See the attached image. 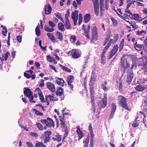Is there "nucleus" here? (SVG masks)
Instances as JSON below:
<instances>
[{"mask_svg":"<svg viewBox=\"0 0 147 147\" xmlns=\"http://www.w3.org/2000/svg\"><path fill=\"white\" fill-rule=\"evenodd\" d=\"M130 58L127 55H123L121 58V68L122 69L125 71V69L129 66L128 62Z\"/></svg>","mask_w":147,"mask_h":147,"instance_id":"nucleus-1","label":"nucleus"},{"mask_svg":"<svg viewBox=\"0 0 147 147\" xmlns=\"http://www.w3.org/2000/svg\"><path fill=\"white\" fill-rule=\"evenodd\" d=\"M118 100L119 101V104H121L123 107L128 111L131 110V107L127 106L126 104V99L125 97L122 96H119Z\"/></svg>","mask_w":147,"mask_h":147,"instance_id":"nucleus-2","label":"nucleus"},{"mask_svg":"<svg viewBox=\"0 0 147 147\" xmlns=\"http://www.w3.org/2000/svg\"><path fill=\"white\" fill-rule=\"evenodd\" d=\"M132 63L131 68L132 69H136V64H138L141 65L143 64V60L142 58H137L134 57L131 58Z\"/></svg>","mask_w":147,"mask_h":147,"instance_id":"nucleus-3","label":"nucleus"},{"mask_svg":"<svg viewBox=\"0 0 147 147\" xmlns=\"http://www.w3.org/2000/svg\"><path fill=\"white\" fill-rule=\"evenodd\" d=\"M41 122L43 124H45L47 127H51L55 126V124L53 120L49 118H47V119H41Z\"/></svg>","mask_w":147,"mask_h":147,"instance_id":"nucleus-4","label":"nucleus"},{"mask_svg":"<svg viewBox=\"0 0 147 147\" xmlns=\"http://www.w3.org/2000/svg\"><path fill=\"white\" fill-rule=\"evenodd\" d=\"M107 105V95H105L104 97L101 101L98 103V107H99L98 109L100 110L101 108H105Z\"/></svg>","mask_w":147,"mask_h":147,"instance_id":"nucleus-5","label":"nucleus"},{"mask_svg":"<svg viewBox=\"0 0 147 147\" xmlns=\"http://www.w3.org/2000/svg\"><path fill=\"white\" fill-rule=\"evenodd\" d=\"M24 93L25 95L30 99V101L33 103H35V101H32L33 97L32 94V93L31 90L29 88H27L24 91Z\"/></svg>","mask_w":147,"mask_h":147,"instance_id":"nucleus-6","label":"nucleus"},{"mask_svg":"<svg viewBox=\"0 0 147 147\" xmlns=\"http://www.w3.org/2000/svg\"><path fill=\"white\" fill-rule=\"evenodd\" d=\"M132 69L131 68L129 70L127 76V81L128 83L130 84L133 77V72L132 71Z\"/></svg>","mask_w":147,"mask_h":147,"instance_id":"nucleus-7","label":"nucleus"},{"mask_svg":"<svg viewBox=\"0 0 147 147\" xmlns=\"http://www.w3.org/2000/svg\"><path fill=\"white\" fill-rule=\"evenodd\" d=\"M92 32L93 37L91 40L90 43H92V42L94 43V40H96V36L97 35V28L95 27H94L92 29Z\"/></svg>","mask_w":147,"mask_h":147,"instance_id":"nucleus-8","label":"nucleus"},{"mask_svg":"<svg viewBox=\"0 0 147 147\" xmlns=\"http://www.w3.org/2000/svg\"><path fill=\"white\" fill-rule=\"evenodd\" d=\"M140 113L142 114L144 116L143 118V122L145 126L147 127V109H145L143 110L142 112L140 111Z\"/></svg>","mask_w":147,"mask_h":147,"instance_id":"nucleus-9","label":"nucleus"},{"mask_svg":"<svg viewBox=\"0 0 147 147\" xmlns=\"http://www.w3.org/2000/svg\"><path fill=\"white\" fill-rule=\"evenodd\" d=\"M94 3V12L96 16H98L99 13V8L98 6V0H92Z\"/></svg>","mask_w":147,"mask_h":147,"instance_id":"nucleus-10","label":"nucleus"},{"mask_svg":"<svg viewBox=\"0 0 147 147\" xmlns=\"http://www.w3.org/2000/svg\"><path fill=\"white\" fill-rule=\"evenodd\" d=\"M118 49V47L117 45L113 47V49L111 50L110 55L108 57V59H110L114 55H115L117 52Z\"/></svg>","mask_w":147,"mask_h":147,"instance_id":"nucleus-11","label":"nucleus"},{"mask_svg":"<svg viewBox=\"0 0 147 147\" xmlns=\"http://www.w3.org/2000/svg\"><path fill=\"white\" fill-rule=\"evenodd\" d=\"M47 86L48 89L51 92H54L55 91V88L54 85L50 82L47 83Z\"/></svg>","mask_w":147,"mask_h":147,"instance_id":"nucleus-12","label":"nucleus"},{"mask_svg":"<svg viewBox=\"0 0 147 147\" xmlns=\"http://www.w3.org/2000/svg\"><path fill=\"white\" fill-rule=\"evenodd\" d=\"M54 81L57 84L62 86H63L64 84L65 83L64 80L62 79L57 77H56L55 78Z\"/></svg>","mask_w":147,"mask_h":147,"instance_id":"nucleus-13","label":"nucleus"},{"mask_svg":"<svg viewBox=\"0 0 147 147\" xmlns=\"http://www.w3.org/2000/svg\"><path fill=\"white\" fill-rule=\"evenodd\" d=\"M70 52L71 53L72 57L74 58H78L80 57V55L78 51L76 49L71 50Z\"/></svg>","mask_w":147,"mask_h":147,"instance_id":"nucleus-14","label":"nucleus"},{"mask_svg":"<svg viewBox=\"0 0 147 147\" xmlns=\"http://www.w3.org/2000/svg\"><path fill=\"white\" fill-rule=\"evenodd\" d=\"M44 9L46 14H50L52 10V8L49 4H46L45 6Z\"/></svg>","mask_w":147,"mask_h":147,"instance_id":"nucleus-15","label":"nucleus"},{"mask_svg":"<svg viewBox=\"0 0 147 147\" xmlns=\"http://www.w3.org/2000/svg\"><path fill=\"white\" fill-rule=\"evenodd\" d=\"M116 108V106L114 104H112L111 106V112L110 115L109 119H112L113 117L114 113Z\"/></svg>","mask_w":147,"mask_h":147,"instance_id":"nucleus-16","label":"nucleus"},{"mask_svg":"<svg viewBox=\"0 0 147 147\" xmlns=\"http://www.w3.org/2000/svg\"><path fill=\"white\" fill-rule=\"evenodd\" d=\"M130 17L131 18L133 19L138 21V22L141 21L142 19H142L140 15L138 14H134L133 15H131V16Z\"/></svg>","mask_w":147,"mask_h":147,"instance_id":"nucleus-17","label":"nucleus"},{"mask_svg":"<svg viewBox=\"0 0 147 147\" xmlns=\"http://www.w3.org/2000/svg\"><path fill=\"white\" fill-rule=\"evenodd\" d=\"M35 90L36 91H38V93L39 95L41 101L43 102H45L44 98L42 95V94H41V90L38 88H36Z\"/></svg>","mask_w":147,"mask_h":147,"instance_id":"nucleus-18","label":"nucleus"},{"mask_svg":"<svg viewBox=\"0 0 147 147\" xmlns=\"http://www.w3.org/2000/svg\"><path fill=\"white\" fill-rule=\"evenodd\" d=\"M145 87L142 85H139L136 86L135 87V89L137 91L140 92L142 91L145 89Z\"/></svg>","mask_w":147,"mask_h":147,"instance_id":"nucleus-19","label":"nucleus"},{"mask_svg":"<svg viewBox=\"0 0 147 147\" xmlns=\"http://www.w3.org/2000/svg\"><path fill=\"white\" fill-rule=\"evenodd\" d=\"M131 15V16L132 15L130 11L128 8H126L125 11V13L123 15V16H124L125 18V17H130Z\"/></svg>","mask_w":147,"mask_h":147,"instance_id":"nucleus-20","label":"nucleus"},{"mask_svg":"<svg viewBox=\"0 0 147 147\" xmlns=\"http://www.w3.org/2000/svg\"><path fill=\"white\" fill-rule=\"evenodd\" d=\"M47 35L48 38L51 39L53 42H55L56 41L55 38L52 34L48 33L47 34Z\"/></svg>","mask_w":147,"mask_h":147,"instance_id":"nucleus-21","label":"nucleus"},{"mask_svg":"<svg viewBox=\"0 0 147 147\" xmlns=\"http://www.w3.org/2000/svg\"><path fill=\"white\" fill-rule=\"evenodd\" d=\"M63 92V90L62 87H59L57 89L56 91V94L57 95H61Z\"/></svg>","mask_w":147,"mask_h":147,"instance_id":"nucleus-22","label":"nucleus"},{"mask_svg":"<svg viewBox=\"0 0 147 147\" xmlns=\"http://www.w3.org/2000/svg\"><path fill=\"white\" fill-rule=\"evenodd\" d=\"M76 132L78 135L79 138H82L83 137V133L82 131L80 130L79 126L77 127Z\"/></svg>","mask_w":147,"mask_h":147,"instance_id":"nucleus-23","label":"nucleus"},{"mask_svg":"<svg viewBox=\"0 0 147 147\" xmlns=\"http://www.w3.org/2000/svg\"><path fill=\"white\" fill-rule=\"evenodd\" d=\"M146 33V31L144 30H139L137 31L136 32V34L140 36H144Z\"/></svg>","mask_w":147,"mask_h":147,"instance_id":"nucleus-24","label":"nucleus"},{"mask_svg":"<svg viewBox=\"0 0 147 147\" xmlns=\"http://www.w3.org/2000/svg\"><path fill=\"white\" fill-rule=\"evenodd\" d=\"M46 100V101H53L54 100V97L52 95L50 94L45 96Z\"/></svg>","mask_w":147,"mask_h":147,"instance_id":"nucleus-25","label":"nucleus"},{"mask_svg":"<svg viewBox=\"0 0 147 147\" xmlns=\"http://www.w3.org/2000/svg\"><path fill=\"white\" fill-rule=\"evenodd\" d=\"M74 77L72 76H69L67 78V81L68 83V85L71 84L72 83L74 80Z\"/></svg>","mask_w":147,"mask_h":147,"instance_id":"nucleus-26","label":"nucleus"},{"mask_svg":"<svg viewBox=\"0 0 147 147\" xmlns=\"http://www.w3.org/2000/svg\"><path fill=\"white\" fill-rule=\"evenodd\" d=\"M90 29V26L89 25L88 26L86 30H84L85 31L84 35L85 36L88 38H89V37L88 35L89 33V32Z\"/></svg>","mask_w":147,"mask_h":147,"instance_id":"nucleus-27","label":"nucleus"},{"mask_svg":"<svg viewBox=\"0 0 147 147\" xmlns=\"http://www.w3.org/2000/svg\"><path fill=\"white\" fill-rule=\"evenodd\" d=\"M35 32L36 35L38 36H40L41 34L39 28V24L36 26L35 29Z\"/></svg>","mask_w":147,"mask_h":147,"instance_id":"nucleus-28","label":"nucleus"},{"mask_svg":"<svg viewBox=\"0 0 147 147\" xmlns=\"http://www.w3.org/2000/svg\"><path fill=\"white\" fill-rule=\"evenodd\" d=\"M90 16L89 14H87L84 17V20L85 23H87L90 19Z\"/></svg>","mask_w":147,"mask_h":147,"instance_id":"nucleus-29","label":"nucleus"},{"mask_svg":"<svg viewBox=\"0 0 147 147\" xmlns=\"http://www.w3.org/2000/svg\"><path fill=\"white\" fill-rule=\"evenodd\" d=\"M58 29L61 31H64L65 30L64 26L62 23H59L58 24Z\"/></svg>","mask_w":147,"mask_h":147,"instance_id":"nucleus-30","label":"nucleus"},{"mask_svg":"<svg viewBox=\"0 0 147 147\" xmlns=\"http://www.w3.org/2000/svg\"><path fill=\"white\" fill-rule=\"evenodd\" d=\"M47 60L50 62H53L55 60V59L54 57H51L49 55H48L46 56Z\"/></svg>","mask_w":147,"mask_h":147,"instance_id":"nucleus-31","label":"nucleus"},{"mask_svg":"<svg viewBox=\"0 0 147 147\" xmlns=\"http://www.w3.org/2000/svg\"><path fill=\"white\" fill-rule=\"evenodd\" d=\"M34 147H46V146L42 142H38L36 144Z\"/></svg>","mask_w":147,"mask_h":147,"instance_id":"nucleus-32","label":"nucleus"},{"mask_svg":"<svg viewBox=\"0 0 147 147\" xmlns=\"http://www.w3.org/2000/svg\"><path fill=\"white\" fill-rule=\"evenodd\" d=\"M60 66L61 67L63 70H65L67 72H70L71 71V70L69 68H67L66 67L63 66L61 64H59Z\"/></svg>","mask_w":147,"mask_h":147,"instance_id":"nucleus-33","label":"nucleus"},{"mask_svg":"<svg viewBox=\"0 0 147 147\" xmlns=\"http://www.w3.org/2000/svg\"><path fill=\"white\" fill-rule=\"evenodd\" d=\"M45 29L46 31L49 32H52L54 30V29L53 28H50L49 27L45 26Z\"/></svg>","mask_w":147,"mask_h":147,"instance_id":"nucleus-34","label":"nucleus"},{"mask_svg":"<svg viewBox=\"0 0 147 147\" xmlns=\"http://www.w3.org/2000/svg\"><path fill=\"white\" fill-rule=\"evenodd\" d=\"M78 17V11L76 10L74 12L72 13V15H71V18H73Z\"/></svg>","mask_w":147,"mask_h":147,"instance_id":"nucleus-35","label":"nucleus"},{"mask_svg":"<svg viewBox=\"0 0 147 147\" xmlns=\"http://www.w3.org/2000/svg\"><path fill=\"white\" fill-rule=\"evenodd\" d=\"M57 38L61 41L63 40V36L62 34L59 32H57Z\"/></svg>","mask_w":147,"mask_h":147,"instance_id":"nucleus-36","label":"nucleus"},{"mask_svg":"<svg viewBox=\"0 0 147 147\" xmlns=\"http://www.w3.org/2000/svg\"><path fill=\"white\" fill-rule=\"evenodd\" d=\"M65 24L66 29L68 30L71 29V25L69 20H65Z\"/></svg>","mask_w":147,"mask_h":147,"instance_id":"nucleus-37","label":"nucleus"},{"mask_svg":"<svg viewBox=\"0 0 147 147\" xmlns=\"http://www.w3.org/2000/svg\"><path fill=\"white\" fill-rule=\"evenodd\" d=\"M105 53H102L101 55V63L102 64H104L105 61V60L106 59L105 56L104 55Z\"/></svg>","mask_w":147,"mask_h":147,"instance_id":"nucleus-38","label":"nucleus"},{"mask_svg":"<svg viewBox=\"0 0 147 147\" xmlns=\"http://www.w3.org/2000/svg\"><path fill=\"white\" fill-rule=\"evenodd\" d=\"M142 47V45L139 44L136 45L134 47L135 49L138 51H140Z\"/></svg>","mask_w":147,"mask_h":147,"instance_id":"nucleus-39","label":"nucleus"},{"mask_svg":"<svg viewBox=\"0 0 147 147\" xmlns=\"http://www.w3.org/2000/svg\"><path fill=\"white\" fill-rule=\"evenodd\" d=\"M111 45V43L109 42L106 46L105 47L104 49H103L102 53H105L106 50H107L108 48L110 47Z\"/></svg>","mask_w":147,"mask_h":147,"instance_id":"nucleus-40","label":"nucleus"},{"mask_svg":"<svg viewBox=\"0 0 147 147\" xmlns=\"http://www.w3.org/2000/svg\"><path fill=\"white\" fill-rule=\"evenodd\" d=\"M111 45V43L109 42L106 46L105 47L104 49H103L102 53H105L106 50H107L108 48L110 47Z\"/></svg>","mask_w":147,"mask_h":147,"instance_id":"nucleus-41","label":"nucleus"},{"mask_svg":"<svg viewBox=\"0 0 147 147\" xmlns=\"http://www.w3.org/2000/svg\"><path fill=\"white\" fill-rule=\"evenodd\" d=\"M49 24L50 26L52 28H53L56 26V24L54 22L51 21H49Z\"/></svg>","mask_w":147,"mask_h":147,"instance_id":"nucleus-42","label":"nucleus"},{"mask_svg":"<svg viewBox=\"0 0 147 147\" xmlns=\"http://www.w3.org/2000/svg\"><path fill=\"white\" fill-rule=\"evenodd\" d=\"M37 127L40 130H42L43 129V128L42 125L40 123H37L36 124Z\"/></svg>","mask_w":147,"mask_h":147,"instance_id":"nucleus-43","label":"nucleus"},{"mask_svg":"<svg viewBox=\"0 0 147 147\" xmlns=\"http://www.w3.org/2000/svg\"><path fill=\"white\" fill-rule=\"evenodd\" d=\"M55 16L57 18H59L60 19V20L63 22H64L63 21V20L62 18L61 17V15L60 14V13H55Z\"/></svg>","mask_w":147,"mask_h":147,"instance_id":"nucleus-44","label":"nucleus"},{"mask_svg":"<svg viewBox=\"0 0 147 147\" xmlns=\"http://www.w3.org/2000/svg\"><path fill=\"white\" fill-rule=\"evenodd\" d=\"M51 134V132L50 131H47L45 132V138H49V136Z\"/></svg>","mask_w":147,"mask_h":147,"instance_id":"nucleus-45","label":"nucleus"},{"mask_svg":"<svg viewBox=\"0 0 147 147\" xmlns=\"http://www.w3.org/2000/svg\"><path fill=\"white\" fill-rule=\"evenodd\" d=\"M139 122L138 121H136L134 123L132 124V126L134 127H137L139 124Z\"/></svg>","mask_w":147,"mask_h":147,"instance_id":"nucleus-46","label":"nucleus"},{"mask_svg":"<svg viewBox=\"0 0 147 147\" xmlns=\"http://www.w3.org/2000/svg\"><path fill=\"white\" fill-rule=\"evenodd\" d=\"M29 134L32 137H38V134L35 132L29 133Z\"/></svg>","mask_w":147,"mask_h":147,"instance_id":"nucleus-47","label":"nucleus"},{"mask_svg":"<svg viewBox=\"0 0 147 147\" xmlns=\"http://www.w3.org/2000/svg\"><path fill=\"white\" fill-rule=\"evenodd\" d=\"M22 36L20 35H19L17 36V40L19 43H21L22 42Z\"/></svg>","mask_w":147,"mask_h":147,"instance_id":"nucleus-48","label":"nucleus"},{"mask_svg":"<svg viewBox=\"0 0 147 147\" xmlns=\"http://www.w3.org/2000/svg\"><path fill=\"white\" fill-rule=\"evenodd\" d=\"M82 15L81 14H80L79 15V21H78V24L80 25L81 24L82 21Z\"/></svg>","mask_w":147,"mask_h":147,"instance_id":"nucleus-49","label":"nucleus"},{"mask_svg":"<svg viewBox=\"0 0 147 147\" xmlns=\"http://www.w3.org/2000/svg\"><path fill=\"white\" fill-rule=\"evenodd\" d=\"M89 141V138H86L85 140H84L83 141L84 143V145L88 146Z\"/></svg>","mask_w":147,"mask_h":147,"instance_id":"nucleus-50","label":"nucleus"},{"mask_svg":"<svg viewBox=\"0 0 147 147\" xmlns=\"http://www.w3.org/2000/svg\"><path fill=\"white\" fill-rule=\"evenodd\" d=\"M33 110L34 111L35 113L37 115H39L40 116H42L43 115V114L42 113H40L39 111H37L35 109H34Z\"/></svg>","mask_w":147,"mask_h":147,"instance_id":"nucleus-51","label":"nucleus"},{"mask_svg":"<svg viewBox=\"0 0 147 147\" xmlns=\"http://www.w3.org/2000/svg\"><path fill=\"white\" fill-rule=\"evenodd\" d=\"M10 55V54L8 52H7L5 54V60L6 61L9 56Z\"/></svg>","mask_w":147,"mask_h":147,"instance_id":"nucleus-52","label":"nucleus"},{"mask_svg":"<svg viewBox=\"0 0 147 147\" xmlns=\"http://www.w3.org/2000/svg\"><path fill=\"white\" fill-rule=\"evenodd\" d=\"M124 42V40L122 39L121 41V42L120 43V44L119 46V49L120 50H121L122 49L123 46V42Z\"/></svg>","mask_w":147,"mask_h":147,"instance_id":"nucleus-53","label":"nucleus"},{"mask_svg":"<svg viewBox=\"0 0 147 147\" xmlns=\"http://www.w3.org/2000/svg\"><path fill=\"white\" fill-rule=\"evenodd\" d=\"M31 74H27L25 72L24 73V76L26 77L28 79H30L31 78Z\"/></svg>","mask_w":147,"mask_h":147,"instance_id":"nucleus-54","label":"nucleus"},{"mask_svg":"<svg viewBox=\"0 0 147 147\" xmlns=\"http://www.w3.org/2000/svg\"><path fill=\"white\" fill-rule=\"evenodd\" d=\"M26 145L28 147H34L33 144L30 142H27L26 143Z\"/></svg>","mask_w":147,"mask_h":147,"instance_id":"nucleus-55","label":"nucleus"},{"mask_svg":"<svg viewBox=\"0 0 147 147\" xmlns=\"http://www.w3.org/2000/svg\"><path fill=\"white\" fill-rule=\"evenodd\" d=\"M73 19L74 22V24L75 26H76L77 24V21L78 20V17L76 18H72Z\"/></svg>","mask_w":147,"mask_h":147,"instance_id":"nucleus-56","label":"nucleus"},{"mask_svg":"<svg viewBox=\"0 0 147 147\" xmlns=\"http://www.w3.org/2000/svg\"><path fill=\"white\" fill-rule=\"evenodd\" d=\"M100 12H102L103 11V8L104 7V5L103 4V3L102 4H100Z\"/></svg>","mask_w":147,"mask_h":147,"instance_id":"nucleus-57","label":"nucleus"},{"mask_svg":"<svg viewBox=\"0 0 147 147\" xmlns=\"http://www.w3.org/2000/svg\"><path fill=\"white\" fill-rule=\"evenodd\" d=\"M40 82L41 83L40 84L39 86L40 87L43 86H44V80L43 79H42L41 80Z\"/></svg>","mask_w":147,"mask_h":147,"instance_id":"nucleus-58","label":"nucleus"},{"mask_svg":"<svg viewBox=\"0 0 147 147\" xmlns=\"http://www.w3.org/2000/svg\"><path fill=\"white\" fill-rule=\"evenodd\" d=\"M116 42V41H115V40L114 39H110V41L109 42L111 44H113Z\"/></svg>","mask_w":147,"mask_h":147,"instance_id":"nucleus-59","label":"nucleus"},{"mask_svg":"<svg viewBox=\"0 0 147 147\" xmlns=\"http://www.w3.org/2000/svg\"><path fill=\"white\" fill-rule=\"evenodd\" d=\"M90 94H91V95H92L94 94V89L93 88L91 87H90Z\"/></svg>","mask_w":147,"mask_h":147,"instance_id":"nucleus-60","label":"nucleus"},{"mask_svg":"<svg viewBox=\"0 0 147 147\" xmlns=\"http://www.w3.org/2000/svg\"><path fill=\"white\" fill-rule=\"evenodd\" d=\"M70 38L71 39H73V42L74 43L76 40V37L75 36H71Z\"/></svg>","mask_w":147,"mask_h":147,"instance_id":"nucleus-61","label":"nucleus"},{"mask_svg":"<svg viewBox=\"0 0 147 147\" xmlns=\"http://www.w3.org/2000/svg\"><path fill=\"white\" fill-rule=\"evenodd\" d=\"M61 121V124L63 125V127H65V123L64 121L63 120H60Z\"/></svg>","mask_w":147,"mask_h":147,"instance_id":"nucleus-62","label":"nucleus"},{"mask_svg":"<svg viewBox=\"0 0 147 147\" xmlns=\"http://www.w3.org/2000/svg\"><path fill=\"white\" fill-rule=\"evenodd\" d=\"M73 5L75 7V9H76L77 7V5L75 1H74L73 3Z\"/></svg>","mask_w":147,"mask_h":147,"instance_id":"nucleus-63","label":"nucleus"},{"mask_svg":"<svg viewBox=\"0 0 147 147\" xmlns=\"http://www.w3.org/2000/svg\"><path fill=\"white\" fill-rule=\"evenodd\" d=\"M144 42L145 45L146 46H147V36L146 37V38L145 39Z\"/></svg>","mask_w":147,"mask_h":147,"instance_id":"nucleus-64","label":"nucleus"}]
</instances>
